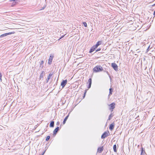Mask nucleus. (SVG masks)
<instances>
[{"mask_svg": "<svg viewBox=\"0 0 155 155\" xmlns=\"http://www.w3.org/2000/svg\"><path fill=\"white\" fill-rule=\"evenodd\" d=\"M113 89L112 88H110L109 89V94L108 95V96H110V95H111L112 94V92H113Z\"/></svg>", "mask_w": 155, "mask_h": 155, "instance_id": "nucleus-19", "label": "nucleus"}, {"mask_svg": "<svg viewBox=\"0 0 155 155\" xmlns=\"http://www.w3.org/2000/svg\"><path fill=\"white\" fill-rule=\"evenodd\" d=\"M149 48H150V46H149V47H148V48H147V51H148L149 50Z\"/></svg>", "mask_w": 155, "mask_h": 155, "instance_id": "nucleus-31", "label": "nucleus"}, {"mask_svg": "<svg viewBox=\"0 0 155 155\" xmlns=\"http://www.w3.org/2000/svg\"><path fill=\"white\" fill-rule=\"evenodd\" d=\"M83 24L84 25V26L85 27H87V24L86 22H83Z\"/></svg>", "mask_w": 155, "mask_h": 155, "instance_id": "nucleus-23", "label": "nucleus"}, {"mask_svg": "<svg viewBox=\"0 0 155 155\" xmlns=\"http://www.w3.org/2000/svg\"><path fill=\"white\" fill-rule=\"evenodd\" d=\"M114 127V124L113 123L110 124L109 126V129L110 130H112Z\"/></svg>", "mask_w": 155, "mask_h": 155, "instance_id": "nucleus-15", "label": "nucleus"}, {"mask_svg": "<svg viewBox=\"0 0 155 155\" xmlns=\"http://www.w3.org/2000/svg\"><path fill=\"white\" fill-rule=\"evenodd\" d=\"M103 150L104 148L103 147H99L97 149V152L101 153L103 151Z\"/></svg>", "mask_w": 155, "mask_h": 155, "instance_id": "nucleus-13", "label": "nucleus"}, {"mask_svg": "<svg viewBox=\"0 0 155 155\" xmlns=\"http://www.w3.org/2000/svg\"><path fill=\"white\" fill-rule=\"evenodd\" d=\"M44 63V61H42L41 63H40V67H41L42 68H43V66H42L41 67V66Z\"/></svg>", "mask_w": 155, "mask_h": 155, "instance_id": "nucleus-20", "label": "nucleus"}, {"mask_svg": "<svg viewBox=\"0 0 155 155\" xmlns=\"http://www.w3.org/2000/svg\"><path fill=\"white\" fill-rule=\"evenodd\" d=\"M67 80H63L61 83V85L62 86V88H63L67 83Z\"/></svg>", "mask_w": 155, "mask_h": 155, "instance_id": "nucleus-5", "label": "nucleus"}, {"mask_svg": "<svg viewBox=\"0 0 155 155\" xmlns=\"http://www.w3.org/2000/svg\"><path fill=\"white\" fill-rule=\"evenodd\" d=\"M45 151H46V150H45V151H44L42 153V154L41 155H43L45 154Z\"/></svg>", "mask_w": 155, "mask_h": 155, "instance_id": "nucleus-30", "label": "nucleus"}, {"mask_svg": "<svg viewBox=\"0 0 155 155\" xmlns=\"http://www.w3.org/2000/svg\"><path fill=\"white\" fill-rule=\"evenodd\" d=\"M69 117V115H67L65 118L64 119V121H63V124H64L66 122V121L67 120L68 117Z\"/></svg>", "mask_w": 155, "mask_h": 155, "instance_id": "nucleus-16", "label": "nucleus"}, {"mask_svg": "<svg viewBox=\"0 0 155 155\" xmlns=\"http://www.w3.org/2000/svg\"><path fill=\"white\" fill-rule=\"evenodd\" d=\"M143 148H142V149H141V155H142L143 153Z\"/></svg>", "mask_w": 155, "mask_h": 155, "instance_id": "nucleus-24", "label": "nucleus"}, {"mask_svg": "<svg viewBox=\"0 0 155 155\" xmlns=\"http://www.w3.org/2000/svg\"><path fill=\"white\" fill-rule=\"evenodd\" d=\"M115 104L114 103H111V104L110 105V110H112V111L115 107Z\"/></svg>", "mask_w": 155, "mask_h": 155, "instance_id": "nucleus-9", "label": "nucleus"}, {"mask_svg": "<svg viewBox=\"0 0 155 155\" xmlns=\"http://www.w3.org/2000/svg\"><path fill=\"white\" fill-rule=\"evenodd\" d=\"M12 33V32H9L2 34L0 36V38H2L8 35H11Z\"/></svg>", "mask_w": 155, "mask_h": 155, "instance_id": "nucleus-7", "label": "nucleus"}, {"mask_svg": "<svg viewBox=\"0 0 155 155\" xmlns=\"http://www.w3.org/2000/svg\"><path fill=\"white\" fill-rule=\"evenodd\" d=\"M64 35H63V36H62L61 37V38H60V39H61V38H63V37H64Z\"/></svg>", "mask_w": 155, "mask_h": 155, "instance_id": "nucleus-32", "label": "nucleus"}, {"mask_svg": "<svg viewBox=\"0 0 155 155\" xmlns=\"http://www.w3.org/2000/svg\"><path fill=\"white\" fill-rule=\"evenodd\" d=\"M111 66L115 70L117 71V70L118 66L116 64L114 63H112Z\"/></svg>", "mask_w": 155, "mask_h": 155, "instance_id": "nucleus-4", "label": "nucleus"}, {"mask_svg": "<svg viewBox=\"0 0 155 155\" xmlns=\"http://www.w3.org/2000/svg\"><path fill=\"white\" fill-rule=\"evenodd\" d=\"M60 122L59 121H58L57 122L56 125L58 126L60 124Z\"/></svg>", "mask_w": 155, "mask_h": 155, "instance_id": "nucleus-26", "label": "nucleus"}, {"mask_svg": "<svg viewBox=\"0 0 155 155\" xmlns=\"http://www.w3.org/2000/svg\"><path fill=\"white\" fill-rule=\"evenodd\" d=\"M45 6L43 7L40 10H43L44 9V8H45Z\"/></svg>", "mask_w": 155, "mask_h": 155, "instance_id": "nucleus-29", "label": "nucleus"}, {"mask_svg": "<svg viewBox=\"0 0 155 155\" xmlns=\"http://www.w3.org/2000/svg\"><path fill=\"white\" fill-rule=\"evenodd\" d=\"M102 42L101 41H98L96 45L94 46L95 47V48H97L98 46L102 44Z\"/></svg>", "mask_w": 155, "mask_h": 155, "instance_id": "nucleus-12", "label": "nucleus"}, {"mask_svg": "<svg viewBox=\"0 0 155 155\" xmlns=\"http://www.w3.org/2000/svg\"><path fill=\"white\" fill-rule=\"evenodd\" d=\"M96 48L94 46L90 49L89 53H91L93 52Z\"/></svg>", "mask_w": 155, "mask_h": 155, "instance_id": "nucleus-14", "label": "nucleus"}, {"mask_svg": "<svg viewBox=\"0 0 155 155\" xmlns=\"http://www.w3.org/2000/svg\"><path fill=\"white\" fill-rule=\"evenodd\" d=\"M153 15H154V16H155V10L154 11V13H153Z\"/></svg>", "mask_w": 155, "mask_h": 155, "instance_id": "nucleus-33", "label": "nucleus"}, {"mask_svg": "<svg viewBox=\"0 0 155 155\" xmlns=\"http://www.w3.org/2000/svg\"><path fill=\"white\" fill-rule=\"evenodd\" d=\"M54 125V121H51L50 124V126L51 127H53Z\"/></svg>", "mask_w": 155, "mask_h": 155, "instance_id": "nucleus-17", "label": "nucleus"}, {"mask_svg": "<svg viewBox=\"0 0 155 155\" xmlns=\"http://www.w3.org/2000/svg\"><path fill=\"white\" fill-rule=\"evenodd\" d=\"M2 74L0 72V80L1 81H2Z\"/></svg>", "mask_w": 155, "mask_h": 155, "instance_id": "nucleus-25", "label": "nucleus"}, {"mask_svg": "<svg viewBox=\"0 0 155 155\" xmlns=\"http://www.w3.org/2000/svg\"><path fill=\"white\" fill-rule=\"evenodd\" d=\"M54 55L52 54H51L48 62V64H51Z\"/></svg>", "mask_w": 155, "mask_h": 155, "instance_id": "nucleus-3", "label": "nucleus"}, {"mask_svg": "<svg viewBox=\"0 0 155 155\" xmlns=\"http://www.w3.org/2000/svg\"><path fill=\"white\" fill-rule=\"evenodd\" d=\"M113 117V115H112V114H110L109 116V117H108V120H110V119H111V117Z\"/></svg>", "mask_w": 155, "mask_h": 155, "instance_id": "nucleus-22", "label": "nucleus"}, {"mask_svg": "<svg viewBox=\"0 0 155 155\" xmlns=\"http://www.w3.org/2000/svg\"><path fill=\"white\" fill-rule=\"evenodd\" d=\"M113 149L114 152H116L117 151V146L116 144H114L113 146Z\"/></svg>", "mask_w": 155, "mask_h": 155, "instance_id": "nucleus-18", "label": "nucleus"}, {"mask_svg": "<svg viewBox=\"0 0 155 155\" xmlns=\"http://www.w3.org/2000/svg\"><path fill=\"white\" fill-rule=\"evenodd\" d=\"M101 48H98L97 49L96 51V52H97V51H100L101 50Z\"/></svg>", "mask_w": 155, "mask_h": 155, "instance_id": "nucleus-28", "label": "nucleus"}, {"mask_svg": "<svg viewBox=\"0 0 155 155\" xmlns=\"http://www.w3.org/2000/svg\"><path fill=\"white\" fill-rule=\"evenodd\" d=\"M50 138V136H47L45 140L46 141H48L49 139Z\"/></svg>", "mask_w": 155, "mask_h": 155, "instance_id": "nucleus-21", "label": "nucleus"}, {"mask_svg": "<svg viewBox=\"0 0 155 155\" xmlns=\"http://www.w3.org/2000/svg\"><path fill=\"white\" fill-rule=\"evenodd\" d=\"M86 92V91H85V93L84 94V95L83 96V98H84V97H85Z\"/></svg>", "mask_w": 155, "mask_h": 155, "instance_id": "nucleus-27", "label": "nucleus"}, {"mask_svg": "<svg viewBox=\"0 0 155 155\" xmlns=\"http://www.w3.org/2000/svg\"><path fill=\"white\" fill-rule=\"evenodd\" d=\"M53 74V73H51L49 74L48 76L47 77V78L46 79L47 83L48 82L49 80H50V78H51V76Z\"/></svg>", "mask_w": 155, "mask_h": 155, "instance_id": "nucleus-8", "label": "nucleus"}, {"mask_svg": "<svg viewBox=\"0 0 155 155\" xmlns=\"http://www.w3.org/2000/svg\"><path fill=\"white\" fill-rule=\"evenodd\" d=\"M45 71H42L41 72V73L40 74V75L39 78V79L40 80H41L42 79H43V77L45 75Z\"/></svg>", "mask_w": 155, "mask_h": 155, "instance_id": "nucleus-6", "label": "nucleus"}, {"mask_svg": "<svg viewBox=\"0 0 155 155\" xmlns=\"http://www.w3.org/2000/svg\"><path fill=\"white\" fill-rule=\"evenodd\" d=\"M107 73L108 74H109V73H108V71H107Z\"/></svg>", "mask_w": 155, "mask_h": 155, "instance_id": "nucleus-34", "label": "nucleus"}, {"mask_svg": "<svg viewBox=\"0 0 155 155\" xmlns=\"http://www.w3.org/2000/svg\"><path fill=\"white\" fill-rule=\"evenodd\" d=\"M88 83H89V85L88 86V89L90 88L91 86V83H92V79L91 78H89L88 81Z\"/></svg>", "mask_w": 155, "mask_h": 155, "instance_id": "nucleus-10", "label": "nucleus"}, {"mask_svg": "<svg viewBox=\"0 0 155 155\" xmlns=\"http://www.w3.org/2000/svg\"><path fill=\"white\" fill-rule=\"evenodd\" d=\"M59 130V127H57L54 130V135H55L57 134L58 131Z\"/></svg>", "mask_w": 155, "mask_h": 155, "instance_id": "nucleus-11", "label": "nucleus"}, {"mask_svg": "<svg viewBox=\"0 0 155 155\" xmlns=\"http://www.w3.org/2000/svg\"><path fill=\"white\" fill-rule=\"evenodd\" d=\"M110 134L108 131V132H105L102 135L101 138L102 139H104L107 137Z\"/></svg>", "mask_w": 155, "mask_h": 155, "instance_id": "nucleus-2", "label": "nucleus"}, {"mask_svg": "<svg viewBox=\"0 0 155 155\" xmlns=\"http://www.w3.org/2000/svg\"><path fill=\"white\" fill-rule=\"evenodd\" d=\"M103 70L102 68L100 66H97L93 68L94 72H95L102 71Z\"/></svg>", "mask_w": 155, "mask_h": 155, "instance_id": "nucleus-1", "label": "nucleus"}]
</instances>
